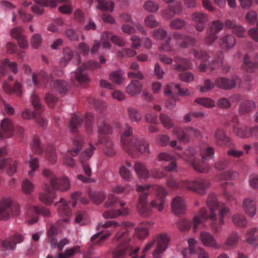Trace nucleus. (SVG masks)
I'll use <instances>...</instances> for the list:
<instances>
[{
    "instance_id": "1",
    "label": "nucleus",
    "mask_w": 258,
    "mask_h": 258,
    "mask_svg": "<svg viewBox=\"0 0 258 258\" xmlns=\"http://www.w3.org/2000/svg\"><path fill=\"white\" fill-rule=\"evenodd\" d=\"M206 204L210 210L208 214L206 209L203 208L195 216L193 220V231L196 232L199 225L207 219L211 220L210 226L215 233H220L225 224L224 218L230 213L229 209L223 203L218 201L214 194L208 196Z\"/></svg>"
},
{
    "instance_id": "2",
    "label": "nucleus",
    "mask_w": 258,
    "mask_h": 258,
    "mask_svg": "<svg viewBox=\"0 0 258 258\" xmlns=\"http://www.w3.org/2000/svg\"><path fill=\"white\" fill-rule=\"evenodd\" d=\"M43 176L49 181V183H45L43 189L46 193H40L39 199L45 205H51L56 195L55 190L64 191L69 190L71 187L70 180L67 177L60 179L57 178L53 172L49 169H44Z\"/></svg>"
},
{
    "instance_id": "3",
    "label": "nucleus",
    "mask_w": 258,
    "mask_h": 258,
    "mask_svg": "<svg viewBox=\"0 0 258 258\" xmlns=\"http://www.w3.org/2000/svg\"><path fill=\"white\" fill-rule=\"evenodd\" d=\"M123 227L117 232L114 237L112 242L113 243L118 242V247L112 252L113 258H123L126 255L131 258H136L137 253L140 249L138 247L134 249L132 245V242L128 235V227H133V223L124 222L122 223Z\"/></svg>"
},
{
    "instance_id": "4",
    "label": "nucleus",
    "mask_w": 258,
    "mask_h": 258,
    "mask_svg": "<svg viewBox=\"0 0 258 258\" xmlns=\"http://www.w3.org/2000/svg\"><path fill=\"white\" fill-rule=\"evenodd\" d=\"M133 134V127L128 123L125 124L124 131L120 137L121 145L123 150L132 156L139 152L141 154L150 152L148 143L143 139L131 138Z\"/></svg>"
},
{
    "instance_id": "5",
    "label": "nucleus",
    "mask_w": 258,
    "mask_h": 258,
    "mask_svg": "<svg viewBox=\"0 0 258 258\" xmlns=\"http://www.w3.org/2000/svg\"><path fill=\"white\" fill-rule=\"evenodd\" d=\"M32 81L35 86L42 84L45 88L53 89L60 94L67 93L70 88L68 82L61 80L54 81L53 75L44 71H41L38 74H33Z\"/></svg>"
},
{
    "instance_id": "6",
    "label": "nucleus",
    "mask_w": 258,
    "mask_h": 258,
    "mask_svg": "<svg viewBox=\"0 0 258 258\" xmlns=\"http://www.w3.org/2000/svg\"><path fill=\"white\" fill-rule=\"evenodd\" d=\"M167 184L174 189L185 188L196 193L204 195L209 187L210 182L204 179H198L194 181L177 180L170 178L167 181Z\"/></svg>"
},
{
    "instance_id": "7",
    "label": "nucleus",
    "mask_w": 258,
    "mask_h": 258,
    "mask_svg": "<svg viewBox=\"0 0 258 258\" xmlns=\"http://www.w3.org/2000/svg\"><path fill=\"white\" fill-rule=\"evenodd\" d=\"M150 185H137L136 190L141 192L137 204V209L139 214L143 217H148L152 213V210L148 204L147 198L150 195Z\"/></svg>"
},
{
    "instance_id": "8",
    "label": "nucleus",
    "mask_w": 258,
    "mask_h": 258,
    "mask_svg": "<svg viewBox=\"0 0 258 258\" xmlns=\"http://www.w3.org/2000/svg\"><path fill=\"white\" fill-rule=\"evenodd\" d=\"M19 213V205L10 197L0 200V220H6L11 216H18Z\"/></svg>"
},
{
    "instance_id": "9",
    "label": "nucleus",
    "mask_w": 258,
    "mask_h": 258,
    "mask_svg": "<svg viewBox=\"0 0 258 258\" xmlns=\"http://www.w3.org/2000/svg\"><path fill=\"white\" fill-rule=\"evenodd\" d=\"M100 68L101 66L98 62L90 60L87 63H83L79 67L76 72H72L71 78L73 80H75L80 83H88L90 81V79L85 72V71L87 69L96 70Z\"/></svg>"
},
{
    "instance_id": "10",
    "label": "nucleus",
    "mask_w": 258,
    "mask_h": 258,
    "mask_svg": "<svg viewBox=\"0 0 258 258\" xmlns=\"http://www.w3.org/2000/svg\"><path fill=\"white\" fill-rule=\"evenodd\" d=\"M174 134L179 141L184 143H188L194 138H198L201 135L199 130L191 126L174 128Z\"/></svg>"
},
{
    "instance_id": "11",
    "label": "nucleus",
    "mask_w": 258,
    "mask_h": 258,
    "mask_svg": "<svg viewBox=\"0 0 258 258\" xmlns=\"http://www.w3.org/2000/svg\"><path fill=\"white\" fill-rule=\"evenodd\" d=\"M153 188L156 191V198L151 202V206L161 212L164 208L167 191L164 187L159 185H153Z\"/></svg>"
},
{
    "instance_id": "12",
    "label": "nucleus",
    "mask_w": 258,
    "mask_h": 258,
    "mask_svg": "<svg viewBox=\"0 0 258 258\" xmlns=\"http://www.w3.org/2000/svg\"><path fill=\"white\" fill-rule=\"evenodd\" d=\"M7 154L6 150L4 148H0V172L6 166L9 167L7 171V173L10 176H12L17 171L18 162L16 160H13L11 159H5Z\"/></svg>"
},
{
    "instance_id": "13",
    "label": "nucleus",
    "mask_w": 258,
    "mask_h": 258,
    "mask_svg": "<svg viewBox=\"0 0 258 258\" xmlns=\"http://www.w3.org/2000/svg\"><path fill=\"white\" fill-rule=\"evenodd\" d=\"M240 83V79L236 75H233L230 79L221 77H218L215 80V85L223 90L233 89Z\"/></svg>"
},
{
    "instance_id": "14",
    "label": "nucleus",
    "mask_w": 258,
    "mask_h": 258,
    "mask_svg": "<svg viewBox=\"0 0 258 258\" xmlns=\"http://www.w3.org/2000/svg\"><path fill=\"white\" fill-rule=\"evenodd\" d=\"M231 120L234 123L233 132L236 137L243 139L250 138L249 129L248 130L247 126H243L240 123L237 116H232Z\"/></svg>"
},
{
    "instance_id": "15",
    "label": "nucleus",
    "mask_w": 258,
    "mask_h": 258,
    "mask_svg": "<svg viewBox=\"0 0 258 258\" xmlns=\"http://www.w3.org/2000/svg\"><path fill=\"white\" fill-rule=\"evenodd\" d=\"M173 37L176 41V44L182 48H187L190 45L195 46L197 43L195 38L177 32L173 33Z\"/></svg>"
},
{
    "instance_id": "16",
    "label": "nucleus",
    "mask_w": 258,
    "mask_h": 258,
    "mask_svg": "<svg viewBox=\"0 0 258 258\" xmlns=\"http://www.w3.org/2000/svg\"><path fill=\"white\" fill-rule=\"evenodd\" d=\"M95 148L90 145V147L83 151L80 156V160L82 164L83 171L87 176H90L92 175V170L91 167L86 161L89 160L93 154V152Z\"/></svg>"
},
{
    "instance_id": "17",
    "label": "nucleus",
    "mask_w": 258,
    "mask_h": 258,
    "mask_svg": "<svg viewBox=\"0 0 258 258\" xmlns=\"http://www.w3.org/2000/svg\"><path fill=\"white\" fill-rule=\"evenodd\" d=\"M200 239L202 243L207 247H212L216 249L221 247V245L217 243L214 235L209 232H201Z\"/></svg>"
},
{
    "instance_id": "18",
    "label": "nucleus",
    "mask_w": 258,
    "mask_h": 258,
    "mask_svg": "<svg viewBox=\"0 0 258 258\" xmlns=\"http://www.w3.org/2000/svg\"><path fill=\"white\" fill-rule=\"evenodd\" d=\"M215 55V58L211 63L209 62L208 65L204 62L201 63L199 68L200 71L205 72L207 69L209 67L212 71L217 70L219 68L221 64V60L222 57V52L220 51H216Z\"/></svg>"
},
{
    "instance_id": "19",
    "label": "nucleus",
    "mask_w": 258,
    "mask_h": 258,
    "mask_svg": "<svg viewBox=\"0 0 258 258\" xmlns=\"http://www.w3.org/2000/svg\"><path fill=\"white\" fill-rule=\"evenodd\" d=\"M191 19L196 23L195 28L199 32H202L206 27L208 21L207 14L200 12H195L191 15Z\"/></svg>"
},
{
    "instance_id": "20",
    "label": "nucleus",
    "mask_w": 258,
    "mask_h": 258,
    "mask_svg": "<svg viewBox=\"0 0 258 258\" xmlns=\"http://www.w3.org/2000/svg\"><path fill=\"white\" fill-rule=\"evenodd\" d=\"M198 241L194 238L188 239L190 254H197L198 258H209L208 253L204 248L198 246Z\"/></svg>"
},
{
    "instance_id": "21",
    "label": "nucleus",
    "mask_w": 258,
    "mask_h": 258,
    "mask_svg": "<svg viewBox=\"0 0 258 258\" xmlns=\"http://www.w3.org/2000/svg\"><path fill=\"white\" fill-rule=\"evenodd\" d=\"M169 237L166 234H161L157 238V247L155 250L154 258H161L160 253L164 252L168 247Z\"/></svg>"
},
{
    "instance_id": "22",
    "label": "nucleus",
    "mask_w": 258,
    "mask_h": 258,
    "mask_svg": "<svg viewBox=\"0 0 258 258\" xmlns=\"http://www.w3.org/2000/svg\"><path fill=\"white\" fill-rule=\"evenodd\" d=\"M23 239V236L17 233L4 240L2 246L5 250H14L16 244L22 242Z\"/></svg>"
},
{
    "instance_id": "23",
    "label": "nucleus",
    "mask_w": 258,
    "mask_h": 258,
    "mask_svg": "<svg viewBox=\"0 0 258 258\" xmlns=\"http://www.w3.org/2000/svg\"><path fill=\"white\" fill-rule=\"evenodd\" d=\"M171 208L174 214L177 215L183 214L186 209L184 200L179 196H176L173 199Z\"/></svg>"
},
{
    "instance_id": "24",
    "label": "nucleus",
    "mask_w": 258,
    "mask_h": 258,
    "mask_svg": "<svg viewBox=\"0 0 258 258\" xmlns=\"http://www.w3.org/2000/svg\"><path fill=\"white\" fill-rule=\"evenodd\" d=\"M214 139L217 144L222 146L229 147L230 145L232 144L230 138L227 136L225 131L221 128L215 131Z\"/></svg>"
},
{
    "instance_id": "25",
    "label": "nucleus",
    "mask_w": 258,
    "mask_h": 258,
    "mask_svg": "<svg viewBox=\"0 0 258 258\" xmlns=\"http://www.w3.org/2000/svg\"><path fill=\"white\" fill-rule=\"evenodd\" d=\"M243 209L246 215L253 217L256 212V206L255 201L251 198H245L242 203Z\"/></svg>"
},
{
    "instance_id": "26",
    "label": "nucleus",
    "mask_w": 258,
    "mask_h": 258,
    "mask_svg": "<svg viewBox=\"0 0 258 258\" xmlns=\"http://www.w3.org/2000/svg\"><path fill=\"white\" fill-rule=\"evenodd\" d=\"M175 89L178 91V93L179 95L182 96H186L190 95L189 90L185 88H182L181 85L179 84H171L166 86L164 90V94L165 95H172L173 90Z\"/></svg>"
},
{
    "instance_id": "27",
    "label": "nucleus",
    "mask_w": 258,
    "mask_h": 258,
    "mask_svg": "<svg viewBox=\"0 0 258 258\" xmlns=\"http://www.w3.org/2000/svg\"><path fill=\"white\" fill-rule=\"evenodd\" d=\"M17 66L16 62H10L9 59L6 58L3 60L0 67V73L5 76L11 70L13 74H16L18 73Z\"/></svg>"
},
{
    "instance_id": "28",
    "label": "nucleus",
    "mask_w": 258,
    "mask_h": 258,
    "mask_svg": "<svg viewBox=\"0 0 258 258\" xmlns=\"http://www.w3.org/2000/svg\"><path fill=\"white\" fill-rule=\"evenodd\" d=\"M236 42V39L231 34H227L223 36L219 41V43L222 49L227 50L232 48Z\"/></svg>"
},
{
    "instance_id": "29",
    "label": "nucleus",
    "mask_w": 258,
    "mask_h": 258,
    "mask_svg": "<svg viewBox=\"0 0 258 258\" xmlns=\"http://www.w3.org/2000/svg\"><path fill=\"white\" fill-rule=\"evenodd\" d=\"M112 133V130L109 124L105 121H102L98 127V139L97 144H103L104 137V135L110 134Z\"/></svg>"
},
{
    "instance_id": "30",
    "label": "nucleus",
    "mask_w": 258,
    "mask_h": 258,
    "mask_svg": "<svg viewBox=\"0 0 258 258\" xmlns=\"http://www.w3.org/2000/svg\"><path fill=\"white\" fill-rule=\"evenodd\" d=\"M142 88L143 84L140 81L133 80L126 87V92L131 96H135L141 93Z\"/></svg>"
},
{
    "instance_id": "31",
    "label": "nucleus",
    "mask_w": 258,
    "mask_h": 258,
    "mask_svg": "<svg viewBox=\"0 0 258 258\" xmlns=\"http://www.w3.org/2000/svg\"><path fill=\"white\" fill-rule=\"evenodd\" d=\"M1 127L4 136L6 138H10L13 135L14 133L13 124L8 118H5L2 120Z\"/></svg>"
},
{
    "instance_id": "32",
    "label": "nucleus",
    "mask_w": 258,
    "mask_h": 258,
    "mask_svg": "<svg viewBox=\"0 0 258 258\" xmlns=\"http://www.w3.org/2000/svg\"><path fill=\"white\" fill-rule=\"evenodd\" d=\"M256 108L255 102L251 100L242 101L239 105L238 111L240 114H245L254 110Z\"/></svg>"
},
{
    "instance_id": "33",
    "label": "nucleus",
    "mask_w": 258,
    "mask_h": 258,
    "mask_svg": "<svg viewBox=\"0 0 258 258\" xmlns=\"http://www.w3.org/2000/svg\"><path fill=\"white\" fill-rule=\"evenodd\" d=\"M192 168L197 172L200 173H207L208 172L209 167L206 161L200 160L199 159H195L191 161L190 164Z\"/></svg>"
},
{
    "instance_id": "34",
    "label": "nucleus",
    "mask_w": 258,
    "mask_h": 258,
    "mask_svg": "<svg viewBox=\"0 0 258 258\" xmlns=\"http://www.w3.org/2000/svg\"><path fill=\"white\" fill-rule=\"evenodd\" d=\"M84 144V138L80 135L77 136L73 143V149L68 151L72 156L75 157L78 155Z\"/></svg>"
},
{
    "instance_id": "35",
    "label": "nucleus",
    "mask_w": 258,
    "mask_h": 258,
    "mask_svg": "<svg viewBox=\"0 0 258 258\" xmlns=\"http://www.w3.org/2000/svg\"><path fill=\"white\" fill-rule=\"evenodd\" d=\"M174 69L183 71L189 69L191 67L190 61L186 58H184L179 56H176L174 58Z\"/></svg>"
},
{
    "instance_id": "36",
    "label": "nucleus",
    "mask_w": 258,
    "mask_h": 258,
    "mask_svg": "<svg viewBox=\"0 0 258 258\" xmlns=\"http://www.w3.org/2000/svg\"><path fill=\"white\" fill-rule=\"evenodd\" d=\"M102 144L104 146L103 152L106 156L112 157L116 154L114 144L109 137H104V143Z\"/></svg>"
},
{
    "instance_id": "37",
    "label": "nucleus",
    "mask_w": 258,
    "mask_h": 258,
    "mask_svg": "<svg viewBox=\"0 0 258 258\" xmlns=\"http://www.w3.org/2000/svg\"><path fill=\"white\" fill-rule=\"evenodd\" d=\"M134 169L140 178L146 179L150 177V173L146 167L142 163L136 162L134 166Z\"/></svg>"
},
{
    "instance_id": "38",
    "label": "nucleus",
    "mask_w": 258,
    "mask_h": 258,
    "mask_svg": "<svg viewBox=\"0 0 258 258\" xmlns=\"http://www.w3.org/2000/svg\"><path fill=\"white\" fill-rule=\"evenodd\" d=\"M242 68L245 71L252 73L254 72L258 68V64L251 61L248 55L245 54L243 59Z\"/></svg>"
},
{
    "instance_id": "39",
    "label": "nucleus",
    "mask_w": 258,
    "mask_h": 258,
    "mask_svg": "<svg viewBox=\"0 0 258 258\" xmlns=\"http://www.w3.org/2000/svg\"><path fill=\"white\" fill-rule=\"evenodd\" d=\"M128 212L127 209H123L122 210L111 209L105 211L103 216L106 219L115 218L120 215L128 214Z\"/></svg>"
},
{
    "instance_id": "40",
    "label": "nucleus",
    "mask_w": 258,
    "mask_h": 258,
    "mask_svg": "<svg viewBox=\"0 0 258 258\" xmlns=\"http://www.w3.org/2000/svg\"><path fill=\"white\" fill-rule=\"evenodd\" d=\"M3 90L8 94L15 93L19 96H20L22 94L21 85L17 81L15 82L14 88L11 87L8 83L5 82L3 85Z\"/></svg>"
},
{
    "instance_id": "41",
    "label": "nucleus",
    "mask_w": 258,
    "mask_h": 258,
    "mask_svg": "<svg viewBox=\"0 0 258 258\" xmlns=\"http://www.w3.org/2000/svg\"><path fill=\"white\" fill-rule=\"evenodd\" d=\"M239 238V235L236 232H231L224 243V246L227 247V248L234 247L236 245Z\"/></svg>"
},
{
    "instance_id": "42",
    "label": "nucleus",
    "mask_w": 258,
    "mask_h": 258,
    "mask_svg": "<svg viewBox=\"0 0 258 258\" xmlns=\"http://www.w3.org/2000/svg\"><path fill=\"white\" fill-rule=\"evenodd\" d=\"M191 52L196 58L204 62L208 61L209 58L211 57V55H214L211 52H208L204 50L198 51L196 49H192Z\"/></svg>"
},
{
    "instance_id": "43",
    "label": "nucleus",
    "mask_w": 258,
    "mask_h": 258,
    "mask_svg": "<svg viewBox=\"0 0 258 258\" xmlns=\"http://www.w3.org/2000/svg\"><path fill=\"white\" fill-rule=\"evenodd\" d=\"M57 205L59 206L58 212L60 215L69 216L70 214L71 210L63 198H61L59 202L55 204V206Z\"/></svg>"
},
{
    "instance_id": "44",
    "label": "nucleus",
    "mask_w": 258,
    "mask_h": 258,
    "mask_svg": "<svg viewBox=\"0 0 258 258\" xmlns=\"http://www.w3.org/2000/svg\"><path fill=\"white\" fill-rule=\"evenodd\" d=\"M98 5L97 8L104 11H112L114 3L110 0H96Z\"/></svg>"
},
{
    "instance_id": "45",
    "label": "nucleus",
    "mask_w": 258,
    "mask_h": 258,
    "mask_svg": "<svg viewBox=\"0 0 258 258\" xmlns=\"http://www.w3.org/2000/svg\"><path fill=\"white\" fill-rule=\"evenodd\" d=\"M63 57L59 63L61 67H64L73 58L74 52L70 48L67 47L63 49Z\"/></svg>"
},
{
    "instance_id": "46",
    "label": "nucleus",
    "mask_w": 258,
    "mask_h": 258,
    "mask_svg": "<svg viewBox=\"0 0 258 258\" xmlns=\"http://www.w3.org/2000/svg\"><path fill=\"white\" fill-rule=\"evenodd\" d=\"M89 196L92 202L96 204L102 203L106 197L105 194L102 191H90Z\"/></svg>"
},
{
    "instance_id": "47",
    "label": "nucleus",
    "mask_w": 258,
    "mask_h": 258,
    "mask_svg": "<svg viewBox=\"0 0 258 258\" xmlns=\"http://www.w3.org/2000/svg\"><path fill=\"white\" fill-rule=\"evenodd\" d=\"M200 152L203 160L207 161L213 159L215 151L213 147H209L206 149H201Z\"/></svg>"
},
{
    "instance_id": "48",
    "label": "nucleus",
    "mask_w": 258,
    "mask_h": 258,
    "mask_svg": "<svg viewBox=\"0 0 258 258\" xmlns=\"http://www.w3.org/2000/svg\"><path fill=\"white\" fill-rule=\"evenodd\" d=\"M31 103L36 110V111L39 114H40L44 110V107L40 103V99L38 96L35 93H33L31 97Z\"/></svg>"
},
{
    "instance_id": "49",
    "label": "nucleus",
    "mask_w": 258,
    "mask_h": 258,
    "mask_svg": "<svg viewBox=\"0 0 258 258\" xmlns=\"http://www.w3.org/2000/svg\"><path fill=\"white\" fill-rule=\"evenodd\" d=\"M195 102L207 108H213L215 106V102L210 98L201 97L195 100Z\"/></svg>"
},
{
    "instance_id": "50",
    "label": "nucleus",
    "mask_w": 258,
    "mask_h": 258,
    "mask_svg": "<svg viewBox=\"0 0 258 258\" xmlns=\"http://www.w3.org/2000/svg\"><path fill=\"white\" fill-rule=\"evenodd\" d=\"M233 223L236 226L244 227L246 226L247 221L245 217L241 214H236L232 217Z\"/></svg>"
},
{
    "instance_id": "51",
    "label": "nucleus",
    "mask_w": 258,
    "mask_h": 258,
    "mask_svg": "<svg viewBox=\"0 0 258 258\" xmlns=\"http://www.w3.org/2000/svg\"><path fill=\"white\" fill-rule=\"evenodd\" d=\"M83 122L82 118L76 115H74L70 122L69 127L72 132H76L81 126Z\"/></svg>"
},
{
    "instance_id": "52",
    "label": "nucleus",
    "mask_w": 258,
    "mask_h": 258,
    "mask_svg": "<svg viewBox=\"0 0 258 258\" xmlns=\"http://www.w3.org/2000/svg\"><path fill=\"white\" fill-rule=\"evenodd\" d=\"M128 115L130 119L133 122H140L142 119V115L139 111L134 107H128Z\"/></svg>"
},
{
    "instance_id": "53",
    "label": "nucleus",
    "mask_w": 258,
    "mask_h": 258,
    "mask_svg": "<svg viewBox=\"0 0 258 258\" xmlns=\"http://www.w3.org/2000/svg\"><path fill=\"white\" fill-rule=\"evenodd\" d=\"M23 192L27 195L31 194L34 190V184L28 179H25L21 184Z\"/></svg>"
},
{
    "instance_id": "54",
    "label": "nucleus",
    "mask_w": 258,
    "mask_h": 258,
    "mask_svg": "<svg viewBox=\"0 0 258 258\" xmlns=\"http://www.w3.org/2000/svg\"><path fill=\"white\" fill-rule=\"evenodd\" d=\"M29 165L31 170L28 172V175L29 177H32L34 172L39 167L38 159L36 158L31 159L29 161Z\"/></svg>"
},
{
    "instance_id": "55",
    "label": "nucleus",
    "mask_w": 258,
    "mask_h": 258,
    "mask_svg": "<svg viewBox=\"0 0 258 258\" xmlns=\"http://www.w3.org/2000/svg\"><path fill=\"white\" fill-rule=\"evenodd\" d=\"M257 232V228H253L249 230L247 234V241L248 243L251 245H257L258 243V235H255V233Z\"/></svg>"
},
{
    "instance_id": "56",
    "label": "nucleus",
    "mask_w": 258,
    "mask_h": 258,
    "mask_svg": "<svg viewBox=\"0 0 258 258\" xmlns=\"http://www.w3.org/2000/svg\"><path fill=\"white\" fill-rule=\"evenodd\" d=\"M184 155L186 157V160L189 164L191 163L192 160L197 159L196 158L195 155L197 154V151L195 149L192 147H188L183 152Z\"/></svg>"
},
{
    "instance_id": "57",
    "label": "nucleus",
    "mask_w": 258,
    "mask_h": 258,
    "mask_svg": "<svg viewBox=\"0 0 258 258\" xmlns=\"http://www.w3.org/2000/svg\"><path fill=\"white\" fill-rule=\"evenodd\" d=\"M31 148L34 153L36 154H41L43 152V149L39 139L36 136H35L33 138Z\"/></svg>"
},
{
    "instance_id": "58",
    "label": "nucleus",
    "mask_w": 258,
    "mask_h": 258,
    "mask_svg": "<svg viewBox=\"0 0 258 258\" xmlns=\"http://www.w3.org/2000/svg\"><path fill=\"white\" fill-rule=\"evenodd\" d=\"M136 53L137 52L135 50L129 48H125L117 51V55L120 58L132 57L135 56Z\"/></svg>"
},
{
    "instance_id": "59",
    "label": "nucleus",
    "mask_w": 258,
    "mask_h": 258,
    "mask_svg": "<svg viewBox=\"0 0 258 258\" xmlns=\"http://www.w3.org/2000/svg\"><path fill=\"white\" fill-rule=\"evenodd\" d=\"M185 24L186 22L184 20L179 18H176L170 21L169 26L171 29L179 30L184 28Z\"/></svg>"
},
{
    "instance_id": "60",
    "label": "nucleus",
    "mask_w": 258,
    "mask_h": 258,
    "mask_svg": "<svg viewBox=\"0 0 258 258\" xmlns=\"http://www.w3.org/2000/svg\"><path fill=\"white\" fill-rule=\"evenodd\" d=\"M93 117L92 113L87 112L86 113L84 117L85 124L87 132L89 133H91L93 130Z\"/></svg>"
},
{
    "instance_id": "61",
    "label": "nucleus",
    "mask_w": 258,
    "mask_h": 258,
    "mask_svg": "<svg viewBox=\"0 0 258 258\" xmlns=\"http://www.w3.org/2000/svg\"><path fill=\"white\" fill-rule=\"evenodd\" d=\"M224 27L223 23L219 20L213 21L209 26V30L216 34L221 31Z\"/></svg>"
},
{
    "instance_id": "62",
    "label": "nucleus",
    "mask_w": 258,
    "mask_h": 258,
    "mask_svg": "<svg viewBox=\"0 0 258 258\" xmlns=\"http://www.w3.org/2000/svg\"><path fill=\"white\" fill-rule=\"evenodd\" d=\"M46 157L49 162L51 164H54L57 161V155L55 149L51 147L47 149Z\"/></svg>"
},
{
    "instance_id": "63",
    "label": "nucleus",
    "mask_w": 258,
    "mask_h": 258,
    "mask_svg": "<svg viewBox=\"0 0 258 258\" xmlns=\"http://www.w3.org/2000/svg\"><path fill=\"white\" fill-rule=\"evenodd\" d=\"M238 175V173L236 171H227L221 173L219 178L221 180H234Z\"/></svg>"
},
{
    "instance_id": "64",
    "label": "nucleus",
    "mask_w": 258,
    "mask_h": 258,
    "mask_svg": "<svg viewBox=\"0 0 258 258\" xmlns=\"http://www.w3.org/2000/svg\"><path fill=\"white\" fill-rule=\"evenodd\" d=\"M159 8L158 4L153 1H147L144 5L145 10L150 13L156 12L158 10Z\"/></svg>"
}]
</instances>
